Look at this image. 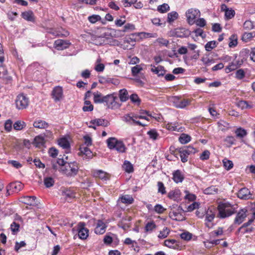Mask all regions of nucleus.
<instances>
[{"instance_id": "nucleus-27", "label": "nucleus", "mask_w": 255, "mask_h": 255, "mask_svg": "<svg viewBox=\"0 0 255 255\" xmlns=\"http://www.w3.org/2000/svg\"><path fill=\"white\" fill-rule=\"evenodd\" d=\"M36 199L35 196H26L23 198V202L30 206H34L36 205V204L35 203Z\"/></svg>"}, {"instance_id": "nucleus-17", "label": "nucleus", "mask_w": 255, "mask_h": 255, "mask_svg": "<svg viewBox=\"0 0 255 255\" xmlns=\"http://www.w3.org/2000/svg\"><path fill=\"white\" fill-rule=\"evenodd\" d=\"M94 102L96 104L105 103L106 96H103L100 92H96L93 93Z\"/></svg>"}, {"instance_id": "nucleus-29", "label": "nucleus", "mask_w": 255, "mask_h": 255, "mask_svg": "<svg viewBox=\"0 0 255 255\" xmlns=\"http://www.w3.org/2000/svg\"><path fill=\"white\" fill-rule=\"evenodd\" d=\"M80 152L79 155L81 154L85 155L88 158H90L92 156V153L89 148L87 147H80Z\"/></svg>"}, {"instance_id": "nucleus-19", "label": "nucleus", "mask_w": 255, "mask_h": 255, "mask_svg": "<svg viewBox=\"0 0 255 255\" xmlns=\"http://www.w3.org/2000/svg\"><path fill=\"white\" fill-rule=\"evenodd\" d=\"M215 217V214L210 210H208L206 214L205 223L206 226L210 228L212 226L210 224Z\"/></svg>"}, {"instance_id": "nucleus-23", "label": "nucleus", "mask_w": 255, "mask_h": 255, "mask_svg": "<svg viewBox=\"0 0 255 255\" xmlns=\"http://www.w3.org/2000/svg\"><path fill=\"white\" fill-rule=\"evenodd\" d=\"M33 125L36 128L43 129L47 128L49 126L45 121L40 120L35 121Z\"/></svg>"}, {"instance_id": "nucleus-8", "label": "nucleus", "mask_w": 255, "mask_h": 255, "mask_svg": "<svg viewBox=\"0 0 255 255\" xmlns=\"http://www.w3.org/2000/svg\"><path fill=\"white\" fill-rule=\"evenodd\" d=\"M85 223L80 222L78 224V236L82 240H85L88 237L89 230L85 227Z\"/></svg>"}, {"instance_id": "nucleus-60", "label": "nucleus", "mask_w": 255, "mask_h": 255, "mask_svg": "<svg viewBox=\"0 0 255 255\" xmlns=\"http://www.w3.org/2000/svg\"><path fill=\"white\" fill-rule=\"evenodd\" d=\"M7 163L11 164L13 167L16 169H19L22 167V164L16 160H8Z\"/></svg>"}, {"instance_id": "nucleus-52", "label": "nucleus", "mask_w": 255, "mask_h": 255, "mask_svg": "<svg viewBox=\"0 0 255 255\" xmlns=\"http://www.w3.org/2000/svg\"><path fill=\"white\" fill-rule=\"evenodd\" d=\"M178 152L180 153L181 161L183 163L186 162L188 161L189 155L185 154V153H184L180 148L178 150Z\"/></svg>"}, {"instance_id": "nucleus-32", "label": "nucleus", "mask_w": 255, "mask_h": 255, "mask_svg": "<svg viewBox=\"0 0 255 255\" xmlns=\"http://www.w3.org/2000/svg\"><path fill=\"white\" fill-rule=\"evenodd\" d=\"M218 192V188L215 186H211L204 190V193L206 194H215Z\"/></svg>"}, {"instance_id": "nucleus-31", "label": "nucleus", "mask_w": 255, "mask_h": 255, "mask_svg": "<svg viewBox=\"0 0 255 255\" xmlns=\"http://www.w3.org/2000/svg\"><path fill=\"white\" fill-rule=\"evenodd\" d=\"M121 201L123 203L131 204L133 202V198L129 195L122 196L121 197Z\"/></svg>"}, {"instance_id": "nucleus-10", "label": "nucleus", "mask_w": 255, "mask_h": 255, "mask_svg": "<svg viewBox=\"0 0 255 255\" xmlns=\"http://www.w3.org/2000/svg\"><path fill=\"white\" fill-rule=\"evenodd\" d=\"M51 95L55 102L60 101L63 97V89L61 87L56 86L52 91Z\"/></svg>"}, {"instance_id": "nucleus-9", "label": "nucleus", "mask_w": 255, "mask_h": 255, "mask_svg": "<svg viewBox=\"0 0 255 255\" xmlns=\"http://www.w3.org/2000/svg\"><path fill=\"white\" fill-rule=\"evenodd\" d=\"M247 210L245 208L240 210L235 219L234 223L240 225L243 223L247 216Z\"/></svg>"}, {"instance_id": "nucleus-43", "label": "nucleus", "mask_w": 255, "mask_h": 255, "mask_svg": "<svg viewBox=\"0 0 255 255\" xmlns=\"http://www.w3.org/2000/svg\"><path fill=\"white\" fill-rule=\"evenodd\" d=\"M44 183L47 188H50L54 185V180L52 177H46L44 179Z\"/></svg>"}, {"instance_id": "nucleus-2", "label": "nucleus", "mask_w": 255, "mask_h": 255, "mask_svg": "<svg viewBox=\"0 0 255 255\" xmlns=\"http://www.w3.org/2000/svg\"><path fill=\"white\" fill-rule=\"evenodd\" d=\"M108 147L111 149H115L119 152L124 153L126 147L123 141L117 140L115 137H110L107 140Z\"/></svg>"}, {"instance_id": "nucleus-48", "label": "nucleus", "mask_w": 255, "mask_h": 255, "mask_svg": "<svg viewBox=\"0 0 255 255\" xmlns=\"http://www.w3.org/2000/svg\"><path fill=\"white\" fill-rule=\"evenodd\" d=\"M142 70V68L140 65H136L131 68V73L133 76H136Z\"/></svg>"}, {"instance_id": "nucleus-37", "label": "nucleus", "mask_w": 255, "mask_h": 255, "mask_svg": "<svg viewBox=\"0 0 255 255\" xmlns=\"http://www.w3.org/2000/svg\"><path fill=\"white\" fill-rule=\"evenodd\" d=\"M129 98L132 103L136 104L138 106L141 103V100L136 94H131L129 97Z\"/></svg>"}, {"instance_id": "nucleus-56", "label": "nucleus", "mask_w": 255, "mask_h": 255, "mask_svg": "<svg viewBox=\"0 0 255 255\" xmlns=\"http://www.w3.org/2000/svg\"><path fill=\"white\" fill-rule=\"evenodd\" d=\"M48 153L50 156L55 158L58 155V150L54 147H51L49 149Z\"/></svg>"}, {"instance_id": "nucleus-22", "label": "nucleus", "mask_w": 255, "mask_h": 255, "mask_svg": "<svg viewBox=\"0 0 255 255\" xmlns=\"http://www.w3.org/2000/svg\"><path fill=\"white\" fill-rule=\"evenodd\" d=\"M91 124L96 125L97 126L107 127L109 125V122L105 120L102 119H97L91 121Z\"/></svg>"}, {"instance_id": "nucleus-25", "label": "nucleus", "mask_w": 255, "mask_h": 255, "mask_svg": "<svg viewBox=\"0 0 255 255\" xmlns=\"http://www.w3.org/2000/svg\"><path fill=\"white\" fill-rule=\"evenodd\" d=\"M119 98L121 101L122 102H126L128 99L129 96L128 95V92L126 89H123L120 90Z\"/></svg>"}, {"instance_id": "nucleus-18", "label": "nucleus", "mask_w": 255, "mask_h": 255, "mask_svg": "<svg viewBox=\"0 0 255 255\" xmlns=\"http://www.w3.org/2000/svg\"><path fill=\"white\" fill-rule=\"evenodd\" d=\"M172 179L175 183H178L183 181L184 179V176L182 173V172L178 169L173 173Z\"/></svg>"}, {"instance_id": "nucleus-62", "label": "nucleus", "mask_w": 255, "mask_h": 255, "mask_svg": "<svg viewBox=\"0 0 255 255\" xmlns=\"http://www.w3.org/2000/svg\"><path fill=\"white\" fill-rule=\"evenodd\" d=\"M253 33L251 32H245L242 36V40L244 41L247 42L250 40L252 37Z\"/></svg>"}, {"instance_id": "nucleus-6", "label": "nucleus", "mask_w": 255, "mask_h": 255, "mask_svg": "<svg viewBox=\"0 0 255 255\" xmlns=\"http://www.w3.org/2000/svg\"><path fill=\"white\" fill-rule=\"evenodd\" d=\"M28 99L23 94L18 95L15 100L16 108L19 110L25 109L28 106Z\"/></svg>"}, {"instance_id": "nucleus-38", "label": "nucleus", "mask_w": 255, "mask_h": 255, "mask_svg": "<svg viewBox=\"0 0 255 255\" xmlns=\"http://www.w3.org/2000/svg\"><path fill=\"white\" fill-rule=\"evenodd\" d=\"M170 230L167 227H164L162 231H160L158 237L159 239L166 238L169 235Z\"/></svg>"}, {"instance_id": "nucleus-55", "label": "nucleus", "mask_w": 255, "mask_h": 255, "mask_svg": "<svg viewBox=\"0 0 255 255\" xmlns=\"http://www.w3.org/2000/svg\"><path fill=\"white\" fill-rule=\"evenodd\" d=\"M101 16L99 15H92L88 17L89 21L92 23H95L101 19Z\"/></svg>"}, {"instance_id": "nucleus-3", "label": "nucleus", "mask_w": 255, "mask_h": 255, "mask_svg": "<svg viewBox=\"0 0 255 255\" xmlns=\"http://www.w3.org/2000/svg\"><path fill=\"white\" fill-rule=\"evenodd\" d=\"M231 207V204L228 203L220 204L218 206L219 211L218 217L220 218H225L233 214L235 212Z\"/></svg>"}, {"instance_id": "nucleus-12", "label": "nucleus", "mask_w": 255, "mask_h": 255, "mask_svg": "<svg viewBox=\"0 0 255 255\" xmlns=\"http://www.w3.org/2000/svg\"><path fill=\"white\" fill-rule=\"evenodd\" d=\"M23 185L18 181L10 183L7 186V192L8 190H12V192H18L23 188Z\"/></svg>"}, {"instance_id": "nucleus-42", "label": "nucleus", "mask_w": 255, "mask_h": 255, "mask_svg": "<svg viewBox=\"0 0 255 255\" xmlns=\"http://www.w3.org/2000/svg\"><path fill=\"white\" fill-rule=\"evenodd\" d=\"M178 14L176 11H172L168 13L167 21L169 22H173L178 18Z\"/></svg>"}, {"instance_id": "nucleus-16", "label": "nucleus", "mask_w": 255, "mask_h": 255, "mask_svg": "<svg viewBox=\"0 0 255 255\" xmlns=\"http://www.w3.org/2000/svg\"><path fill=\"white\" fill-rule=\"evenodd\" d=\"M181 192L178 189L170 191L168 194V197L174 201L178 202L181 200Z\"/></svg>"}, {"instance_id": "nucleus-64", "label": "nucleus", "mask_w": 255, "mask_h": 255, "mask_svg": "<svg viewBox=\"0 0 255 255\" xmlns=\"http://www.w3.org/2000/svg\"><path fill=\"white\" fill-rule=\"evenodd\" d=\"M235 11L233 9H228L225 12V16L228 19H231L235 15Z\"/></svg>"}, {"instance_id": "nucleus-54", "label": "nucleus", "mask_w": 255, "mask_h": 255, "mask_svg": "<svg viewBox=\"0 0 255 255\" xmlns=\"http://www.w3.org/2000/svg\"><path fill=\"white\" fill-rule=\"evenodd\" d=\"M19 224L15 222H13L11 224L10 229L13 234H15L19 231Z\"/></svg>"}, {"instance_id": "nucleus-47", "label": "nucleus", "mask_w": 255, "mask_h": 255, "mask_svg": "<svg viewBox=\"0 0 255 255\" xmlns=\"http://www.w3.org/2000/svg\"><path fill=\"white\" fill-rule=\"evenodd\" d=\"M155 43H158L160 46H165L167 47L169 42L168 40L163 38H158L155 40Z\"/></svg>"}, {"instance_id": "nucleus-13", "label": "nucleus", "mask_w": 255, "mask_h": 255, "mask_svg": "<svg viewBox=\"0 0 255 255\" xmlns=\"http://www.w3.org/2000/svg\"><path fill=\"white\" fill-rule=\"evenodd\" d=\"M237 195L238 197L241 199L248 200L251 198V192L250 190L246 187L241 189L239 191Z\"/></svg>"}, {"instance_id": "nucleus-40", "label": "nucleus", "mask_w": 255, "mask_h": 255, "mask_svg": "<svg viewBox=\"0 0 255 255\" xmlns=\"http://www.w3.org/2000/svg\"><path fill=\"white\" fill-rule=\"evenodd\" d=\"M237 65L235 63V62L233 61L231 63H230L228 66L225 68V71L227 73H229L233 71H234L238 68L237 66Z\"/></svg>"}, {"instance_id": "nucleus-36", "label": "nucleus", "mask_w": 255, "mask_h": 255, "mask_svg": "<svg viewBox=\"0 0 255 255\" xmlns=\"http://www.w3.org/2000/svg\"><path fill=\"white\" fill-rule=\"evenodd\" d=\"M125 171L128 173H131L133 171V167L131 163L127 160L125 161L123 166Z\"/></svg>"}, {"instance_id": "nucleus-5", "label": "nucleus", "mask_w": 255, "mask_h": 255, "mask_svg": "<svg viewBox=\"0 0 255 255\" xmlns=\"http://www.w3.org/2000/svg\"><path fill=\"white\" fill-rule=\"evenodd\" d=\"M118 98L112 94L107 95L106 105L108 108L116 109L120 108L121 105L117 101Z\"/></svg>"}, {"instance_id": "nucleus-1", "label": "nucleus", "mask_w": 255, "mask_h": 255, "mask_svg": "<svg viewBox=\"0 0 255 255\" xmlns=\"http://www.w3.org/2000/svg\"><path fill=\"white\" fill-rule=\"evenodd\" d=\"M79 167L76 162H68L65 167L60 168L59 171L67 177H74L78 172Z\"/></svg>"}, {"instance_id": "nucleus-14", "label": "nucleus", "mask_w": 255, "mask_h": 255, "mask_svg": "<svg viewBox=\"0 0 255 255\" xmlns=\"http://www.w3.org/2000/svg\"><path fill=\"white\" fill-rule=\"evenodd\" d=\"M106 224L103 221L98 220L95 229V233L96 234H103L106 231Z\"/></svg>"}, {"instance_id": "nucleus-41", "label": "nucleus", "mask_w": 255, "mask_h": 255, "mask_svg": "<svg viewBox=\"0 0 255 255\" xmlns=\"http://www.w3.org/2000/svg\"><path fill=\"white\" fill-rule=\"evenodd\" d=\"M230 42L229 43V46L230 47H233L236 46L238 44V38L237 36L236 35H232L229 38Z\"/></svg>"}, {"instance_id": "nucleus-24", "label": "nucleus", "mask_w": 255, "mask_h": 255, "mask_svg": "<svg viewBox=\"0 0 255 255\" xmlns=\"http://www.w3.org/2000/svg\"><path fill=\"white\" fill-rule=\"evenodd\" d=\"M21 16L23 18L29 21H33L34 20L33 13L31 10L22 12Z\"/></svg>"}, {"instance_id": "nucleus-50", "label": "nucleus", "mask_w": 255, "mask_h": 255, "mask_svg": "<svg viewBox=\"0 0 255 255\" xmlns=\"http://www.w3.org/2000/svg\"><path fill=\"white\" fill-rule=\"evenodd\" d=\"M224 141L225 142L227 146L230 147L235 143V139L232 136H228L224 139Z\"/></svg>"}, {"instance_id": "nucleus-20", "label": "nucleus", "mask_w": 255, "mask_h": 255, "mask_svg": "<svg viewBox=\"0 0 255 255\" xmlns=\"http://www.w3.org/2000/svg\"><path fill=\"white\" fill-rule=\"evenodd\" d=\"M94 175L95 177H98L103 181H107L110 179L109 174L101 170L96 171L94 173Z\"/></svg>"}, {"instance_id": "nucleus-51", "label": "nucleus", "mask_w": 255, "mask_h": 255, "mask_svg": "<svg viewBox=\"0 0 255 255\" xmlns=\"http://www.w3.org/2000/svg\"><path fill=\"white\" fill-rule=\"evenodd\" d=\"M165 210L166 209L160 204H156L153 208V210L159 214H162Z\"/></svg>"}, {"instance_id": "nucleus-63", "label": "nucleus", "mask_w": 255, "mask_h": 255, "mask_svg": "<svg viewBox=\"0 0 255 255\" xmlns=\"http://www.w3.org/2000/svg\"><path fill=\"white\" fill-rule=\"evenodd\" d=\"M180 237L185 241H189L192 238V234L189 232H184L180 234Z\"/></svg>"}, {"instance_id": "nucleus-39", "label": "nucleus", "mask_w": 255, "mask_h": 255, "mask_svg": "<svg viewBox=\"0 0 255 255\" xmlns=\"http://www.w3.org/2000/svg\"><path fill=\"white\" fill-rule=\"evenodd\" d=\"M217 43L216 41L208 42L205 46V49L207 51H210L212 49L217 46Z\"/></svg>"}, {"instance_id": "nucleus-49", "label": "nucleus", "mask_w": 255, "mask_h": 255, "mask_svg": "<svg viewBox=\"0 0 255 255\" xmlns=\"http://www.w3.org/2000/svg\"><path fill=\"white\" fill-rule=\"evenodd\" d=\"M245 77V72L242 69L238 70L236 72L235 77L238 80H242Z\"/></svg>"}, {"instance_id": "nucleus-34", "label": "nucleus", "mask_w": 255, "mask_h": 255, "mask_svg": "<svg viewBox=\"0 0 255 255\" xmlns=\"http://www.w3.org/2000/svg\"><path fill=\"white\" fill-rule=\"evenodd\" d=\"M62 195L65 197L67 200H70L75 198V194L72 191L66 190L62 191Z\"/></svg>"}, {"instance_id": "nucleus-44", "label": "nucleus", "mask_w": 255, "mask_h": 255, "mask_svg": "<svg viewBox=\"0 0 255 255\" xmlns=\"http://www.w3.org/2000/svg\"><path fill=\"white\" fill-rule=\"evenodd\" d=\"M170 7L167 3H163L158 6L157 10L161 13H164L169 10Z\"/></svg>"}, {"instance_id": "nucleus-33", "label": "nucleus", "mask_w": 255, "mask_h": 255, "mask_svg": "<svg viewBox=\"0 0 255 255\" xmlns=\"http://www.w3.org/2000/svg\"><path fill=\"white\" fill-rule=\"evenodd\" d=\"M13 126L14 129L20 130L26 127V124L23 121H17L14 123Z\"/></svg>"}, {"instance_id": "nucleus-15", "label": "nucleus", "mask_w": 255, "mask_h": 255, "mask_svg": "<svg viewBox=\"0 0 255 255\" xmlns=\"http://www.w3.org/2000/svg\"><path fill=\"white\" fill-rule=\"evenodd\" d=\"M175 35L178 37H187L190 34V31L183 27H179L174 30Z\"/></svg>"}, {"instance_id": "nucleus-4", "label": "nucleus", "mask_w": 255, "mask_h": 255, "mask_svg": "<svg viewBox=\"0 0 255 255\" xmlns=\"http://www.w3.org/2000/svg\"><path fill=\"white\" fill-rule=\"evenodd\" d=\"M200 12L199 9L191 8L189 9L186 12L187 20L189 24L192 25L195 22V19L200 16Z\"/></svg>"}, {"instance_id": "nucleus-53", "label": "nucleus", "mask_w": 255, "mask_h": 255, "mask_svg": "<svg viewBox=\"0 0 255 255\" xmlns=\"http://www.w3.org/2000/svg\"><path fill=\"white\" fill-rule=\"evenodd\" d=\"M237 136L243 138L247 134V131L245 129L242 128H239L236 130Z\"/></svg>"}, {"instance_id": "nucleus-30", "label": "nucleus", "mask_w": 255, "mask_h": 255, "mask_svg": "<svg viewBox=\"0 0 255 255\" xmlns=\"http://www.w3.org/2000/svg\"><path fill=\"white\" fill-rule=\"evenodd\" d=\"M191 139V136L185 133H182L179 137V141L182 144L187 143Z\"/></svg>"}, {"instance_id": "nucleus-7", "label": "nucleus", "mask_w": 255, "mask_h": 255, "mask_svg": "<svg viewBox=\"0 0 255 255\" xmlns=\"http://www.w3.org/2000/svg\"><path fill=\"white\" fill-rule=\"evenodd\" d=\"M172 101L174 106L177 108L183 109L190 103V101L188 99H181L180 97L174 96L172 98Z\"/></svg>"}, {"instance_id": "nucleus-45", "label": "nucleus", "mask_w": 255, "mask_h": 255, "mask_svg": "<svg viewBox=\"0 0 255 255\" xmlns=\"http://www.w3.org/2000/svg\"><path fill=\"white\" fill-rule=\"evenodd\" d=\"M156 226L153 221L148 222L144 228L146 232L152 231L155 229Z\"/></svg>"}, {"instance_id": "nucleus-11", "label": "nucleus", "mask_w": 255, "mask_h": 255, "mask_svg": "<svg viewBox=\"0 0 255 255\" xmlns=\"http://www.w3.org/2000/svg\"><path fill=\"white\" fill-rule=\"evenodd\" d=\"M70 44V43L68 40L57 39L55 41L54 46L57 50H61L67 48Z\"/></svg>"}, {"instance_id": "nucleus-57", "label": "nucleus", "mask_w": 255, "mask_h": 255, "mask_svg": "<svg viewBox=\"0 0 255 255\" xmlns=\"http://www.w3.org/2000/svg\"><path fill=\"white\" fill-rule=\"evenodd\" d=\"M134 29H135L134 25L133 24L128 23L124 26L123 31L126 32L128 31L133 30Z\"/></svg>"}, {"instance_id": "nucleus-26", "label": "nucleus", "mask_w": 255, "mask_h": 255, "mask_svg": "<svg viewBox=\"0 0 255 255\" xmlns=\"http://www.w3.org/2000/svg\"><path fill=\"white\" fill-rule=\"evenodd\" d=\"M58 144L62 147L63 149L67 150H69L70 145V143L66 138H61L58 140Z\"/></svg>"}, {"instance_id": "nucleus-21", "label": "nucleus", "mask_w": 255, "mask_h": 255, "mask_svg": "<svg viewBox=\"0 0 255 255\" xmlns=\"http://www.w3.org/2000/svg\"><path fill=\"white\" fill-rule=\"evenodd\" d=\"M151 66L152 67L151 71L157 74L158 76H163L165 74L166 71L164 69V67L163 66H158L157 67H155L152 65H151Z\"/></svg>"}, {"instance_id": "nucleus-28", "label": "nucleus", "mask_w": 255, "mask_h": 255, "mask_svg": "<svg viewBox=\"0 0 255 255\" xmlns=\"http://www.w3.org/2000/svg\"><path fill=\"white\" fill-rule=\"evenodd\" d=\"M34 143L36 147H41L44 145L45 139L43 136L41 135L36 136L34 139Z\"/></svg>"}, {"instance_id": "nucleus-61", "label": "nucleus", "mask_w": 255, "mask_h": 255, "mask_svg": "<svg viewBox=\"0 0 255 255\" xmlns=\"http://www.w3.org/2000/svg\"><path fill=\"white\" fill-rule=\"evenodd\" d=\"M113 79L101 77L99 78V82L101 84L113 83Z\"/></svg>"}, {"instance_id": "nucleus-46", "label": "nucleus", "mask_w": 255, "mask_h": 255, "mask_svg": "<svg viewBox=\"0 0 255 255\" xmlns=\"http://www.w3.org/2000/svg\"><path fill=\"white\" fill-rule=\"evenodd\" d=\"M224 166L227 170H229L233 167V163L231 160L225 159L223 160Z\"/></svg>"}, {"instance_id": "nucleus-58", "label": "nucleus", "mask_w": 255, "mask_h": 255, "mask_svg": "<svg viewBox=\"0 0 255 255\" xmlns=\"http://www.w3.org/2000/svg\"><path fill=\"white\" fill-rule=\"evenodd\" d=\"M158 186V192L161 193L162 194H164L166 193L165 188L163 183L162 182H158L157 183Z\"/></svg>"}, {"instance_id": "nucleus-59", "label": "nucleus", "mask_w": 255, "mask_h": 255, "mask_svg": "<svg viewBox=\"0 0 255 255\" xmlns=\"http://www.w3.org/2000/svg\"><path fill=\"white\" fill-rule=\"evenodd\" d=\"M210 153L209 150H205L200 156V158L202 160H206L209 158Z\"/></svg>"}, {"instance_id": "nucleus-35", "label": "nucleus", "mask_w": 255, "mask_h": 255, "mask_svg": "<svg viewBox=\"0 0 255 255\" xmlns=\"http://www.w3.org/2000/svg\"><path fill=\"white\" fill-rule=\"evenodd\" d=\"M180 149H182L185 154L188 155L194 154L197 152L196 149L190 145L181 148Z\"/></svg>"}]
</instances>
